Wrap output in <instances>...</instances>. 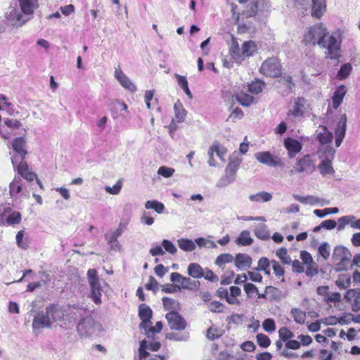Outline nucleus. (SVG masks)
<instances>
[{
    "instance_id": "1",
    "label": "nucleus",
    "mask_w": 360,
    "mask_h": 360,
    "mask_svg": "<svg viewBox=\"0 0 360 360\" xmlns=\"http://www.w3.org/2000/svg\"><path fill=\"white\" fill-rule=\"evenodd\" d=\"M341 36L340 30L329 34L326 27L322 23H319L307 30L304 35V41L306 44H317L327 49L326 57L336 60L340 56Z\"/></svg>"
},
{
    "instance_id": "2",
    "label": "nucleus",
    "mask_w": 360,
    "mask_h": 360,
    "mask_svg": "<svg viewBox=\"0 0 360 360\" xmlns=\"http://www.w3.org/2000/svg\"><path fill=\"white\" fill-rule=\"evenodd\" d=\"M75 319H81L77 331L81 336L88 337L101 330V325L90 316L89 310L84 307H73L70 309Z\"/></svg>"
},
{
    "instance_id": "3",
    "label": "nucleus",
    "mask_w": 360,
    "mask_h": 360,
    "mask_svg": "<svg viewBox=\"0 0 360 360\" xmlns=\"http://www.w3.org/2000/svg\"><path fill=\"white\" fill-rule=\"evenodd\" d=\"M87 280L91 288V298L96 304H101L103 289L97 271L95 269L88 270Z\"/></svg>"
},
{
    "instance_id": "4",
    "label": "nucleus",
    "mask_w": 360,
    "mask_h": 360,
    "mask_svg": "<svg viewBox=\"0 0 360 360\" xmlns=\"http://www.w3.org/2000/svg\"><path fill=\"white\" fill-rule=\"evenodd\" d=\"M25 145V140L22 137H18L13 140L12 143L13 150L10 152L13 167H15L17 165L21 162H25L24 160L27 154Z\"/></svg>"
},
{
    "instance_id": "5",
    "label": "nucleus",
    "mask_w": 360,
    "mask_h": 360,
    "mask_svg": "<svg viewBox=\"0 0 360 360\" xmlns=\"http://www.w3.org/2000/svg\"><path fill=\"white\" fill-rule=\"evenodd\" d=\"M259 72L266 77H278L281 75V65L276 58H269L262 63Z\"/></svg>"
},
{
    "instance_id": "6",
    "label": "nucleus",
    "mask_w": 360,
    "mask_h": 360,
    "mask_svg": "<svg viewBox=\"0 0 360 360\" xmlns=\"http://www.w3.org/2000/svg\"><path fill=\"white\" fill-rule=\"evenodd\" d=\"M315 164L309 155H305L296 160L295 165L290 170L291 174L304 173L310 174L315 170Z\"/></svg>"
},
{
    "instance_id": "7",
    "label": "nucleus",
    "mask_w": 360,
    "mask_h": 360,
    "mask_svg": "<svg viewBox=\"0 0 360 360\" xmlns=\"http://www.w3.org/2000/svg\"><path fill=\"white\" fill-rule=\"evenodd\" d=\"M226 148L218 141H215L212 144L207 150L208 160L207 163L210 167H217V164L214 159L216 155L222 162H225V155L226 154Z\"/></svg>"
},
{
    "instance_id": "8",
    "label": "nucleus",
    "mask_w": 360,
    "mask_h": 360,
    "mask_svg": "<svg viewBox=\"0 0 360 360\" xmlns=\"http://www.w3.org/2000/svg\"><path fill=\"white\" fill-rule=\"evenodd\" d=\"M217 293L220 298H224L230 304H240L238 297L241 294V290L237 286L230 287L229 290L226 288H219Z\"/></svg>"
},
{
    "instance_id": "9",
    "label": "nucleus",
    "mask_w": 360,
    "mask_h": 360,
    "mask_svg": "<svg viewBox=\"0 0 360 360\" xmlns=\"http://www.w3.org/2000/svg\"><path fill=\"white\" fill-rule=\"evenodd\" d=\"M352 255L349 250L344 246H337L335 248L333 253V259L339 270H344L345 262L350 261Z\"/></svg>"
},
{
    "instance_id": "10",
    "label": "nucleus",
    "mask_w": 360,
    "mask_h": 360,
    "mask_svg": "<svg viewBox=\"0 0 360 360\" xmlns=\"http://www.w3.org/2000/svg\"><path fill=\"white\" fill-rule=\"evenodd\" d=\"M6 22L13 27H21L27 20L25 19L20 11L14 7L8 8L5 13Z\"/></svg>"
},
{
    "instance_id": "11",
    "label": "nucleus",
    "mask_w": 360,
    "mask_h": 360,
    "mask_svg": "<svg viewBox=\"0 0 360 360\" xmlns=\"http://www.w3.org/2000/svg\"><path fill=\"white\" fill-rule=\"evenodd\" d=\"M255 158L262 164L269 167H283L284 164L278 157H274L269 151L258 152L255 154Z\"/></svg>"
},
{
    "instance_id": "12",
    "label": "nucleus",
    "mask_w": 360,
    "mask_h": 360,
    "mask_svg": "<svg viewBox=\"0 0 360 360\" xmlns=\"http://www.w3.org/2000/svg\"><path fill=\"white\" fill-rule=\"evenodd\" d=\"M172 330H182L186 327V322L177 311H169L165 316Z\"/></svg>"
},
{
    "instance_id": "13",
    "label": "nucleus",
    "mask_w": 360,
    "mask_h": 360,
    "mask_svg": "<svg viewBox=\"0 0 360 360\" xmlns=\"http://www.w3.org/2000/svg\"><path fill=\"white\" fill-rule=\"evenodd\" d=\"M344 297L347 302L351 304L353 311H360V288L348 290Z\"/></svg>"
},
{
    "instance_id": "14",
    "label": "nucleus",
    "mask_w": 360,
    "mask_h": 360,
    "mask_svg": "<svg viewBox=\"0 0 360 360\" xmlns=\"http://www.w3.org/2000/svg\"><path fill=\"white\" fill-rule=\"evenodd\" d=\"M153 311L151 309L144 304H141L139 307V316L141 320L139 324L140 329H146L151 325L150 319Z\"/></svg>"
},
{
    "instance_id": "15",
    "label": "nucleus",
    "mask_w": 360,
    "mask_h": 360,
    "mask_svg": "<svg viewBox=\"0 0 360 360\" xmlns=\"http://www.w3.org/2000/svg\"><path fill=\"white\" fill-rule=\"evenodd\" d=\"M284 146L288 150L289 158H293L302 149V144L297 140L288 137L284 140Z\"/></svg>"
},
{
    "instance_id": "16",
    "label": "nucleus",
    "mask_w": 360,
    "mask_h": 360,
    "mask_svg": "<svg viewBox=\"0 0 360 360\" xmlns=\"http://www.w3.org/2000/svg\"><path fill=\"white\" fill-rule=\"evenodd\" d=\"M115 77L124 88L129 90L131 92L136 91V85L131 82L129 77L122 72L120 68L115 69Z\"/></svg>"
},
{
    "instance_id": "17",
    "label": "nucleus",
    "mask_w": 360,
    "mask_h": 360,
    "mask_svg": "<svg viewBox=\"0 0 360 360\" xmlns=\"http://www.w3.org/2000/svg\"><path fill=\"white\" fill-rule=\"evenodd\" d=\"M44 313L46 314V318L49 319L51 325L53 323L60 320L63 316V313L61 309L53 304H51L46 307Z\"/></svg>"
},
{
    "instance_id": "18",
    "label": "nucleus",
    "mask_w": 360,
    "mask_h": 360,
    "mask_svg": "<svg viewBox=\"0 0 360 360\" xmlns=\"http://www.w3.org/2000/svg\"><path fill=\"white\" fill-rule=\"evenodd\" d=\"M33 330H39L44 328H50L51 326L49 319H48L44 311H39L34 317L32 324Z\"/></svg>"
},
{
    "instance_id": "19",
    "label": "nucleus",
    "mask_w": 360,
    "mask_h": 360,
    "mask_svg": "<svg viewBox=\"0 0 360 360\" xmlns=\"http://www.w3.org/2000/svg\"><path fill=\"white\" fill-rule=\"evenodd\" d=\"M293 198L302 204L314 205L321 204V205H329L330 202L323 198H319L313 195L301 196L300 195H293Z\"/></svg>"
},
{
    "instance_id": "20",
    "label": "nucleus",
    "mask_w": 360,
    "mask_h": 360,
    "mask_svg": "<svg viewBox=\"0 0 360 360\" xmlns=\"http://www.w3.org/2000/svg\"><path fill=\"white\" fill-rule=\"evenodd\" d=\"M236 266L240 270H245L250 267L252 259L250 256L245 253H238L234 258Z\"/></svg>"
},
{
    "instance_id": "21",
    "label": "nucleus",
    "mask_w": 360,
    "mask_h": 360,
    "mask_svg": "<svg viewBox=\"0 0 360 360\" xmlns=\"http://www.w3.org/2000/svg\"><path fill=\"white\" fill-rule=\"evenodd\" d=\"M14 169H16L20 178L22 177L27 181H32L34 179H37L36 174L29 170L28 165L25 162L17 165Z\"/></svg>"
},
{
    "instance_id": "22",
    "label": "nucleus",
    "mask_w": 360,
    "mask_h": 360,
    "mask_svg": "<svg viewBox=\"0 0 360 360\" xmlns=\"http://www.w3.org/2000/svg\"><path fill=\"white\" fill-rule=\"evenodd\" d=\"M317 140L321 144H326L333 140V134L329 131L326 127L320 126L316 131Z\"/></svg>"
},
{
    "instance_id": "23",
    "label": "nucleus",
    "mask_w": 360,
    "mask_h": 360,
    "mask_svg": "<svg viewBox=\"0 0 360 360\" xmlns=\"http://www.w3.org/2000/svg\"><path fill=\"white\" fill-rule=\"evenodd\" d=\"M311 15L320 18L326 12V4L325 0H312Z\"/></svg>"
},
{
    "instance_id": "24",
    "label": "nucleus",
    "mask_w": 360,
    "mask_h": 360,
    "mask_svg": "<svg viewBox=\"0 0 360 360\" xmlns=\"http://www.w3.org/2000/svg\"><path fill=\"white\" fill-rule=\"evenodd\" d=\"M21 11L27 15L32 14L38 7L37 0H18Z\"/></svg>"
},
{
    "instance_id": "25",
    "label": "nucleus",
    "mask_w": 360,
    "mask_h": 360,
    "mask_svg": "<svg viewBox=\"0 0 360 360\" xmlns=\"http://www.w3.org/2000/svg\"><path fill=\"white\" fill-rule=\"evenodd\" d=\"M346 92L347 90L344 85L340 86L334 92V95L333 96V107L335 109H337L340 105Z\"/></svg>"
},
{
    "instance_id": "26",
    "label": "nucleus",
    "mask_w": 360,
    "mask_h": 360,
    "mask_svg": "<svg viewBox=\"0 0 360 360\" xmlns=\"http://www.w3.org/2000/svg\"><path fill=\"white\" fill-rule=\"evenodd\" d=\"M22 179L20 176H15L10 184V195L13 198H18V195L22 191Z\"/></svg>"
},
{
    "instance_id": "27",
    "label": "nucleus",
    "mask_w": 360,
    "mask_h": 360,
    "mask_svg": "<svg viewBox=\"0 0 360 360\" xmlns=\"http://www.w3.org/2000/svg\"><path fill=\"white\" fill-rule=\"evenodd\" d=\"M122 224H120L118 228L111 233H106L105 235V239L107 240L108 244L110 245L112 250H116L114 248L113 243H116L117 241V238L122 235L123 232Z\"/></svg>"
},
{
    "instance_id": "28",
    "label": "nucleus",
    "mask_w": 360,
    "mask_h": 360,
    "mask_svg": "<svg viewBox=\"0 0 360 360\" xmlns=\"http://www.w3.org/2000/svg\"><path fill=\"white\" fill-rule=\"evenodd\" d=\"M15 240L18 247L20 249L27 250L29 248L30 240L24 230L17 233Z\"/></svg>"
},
{
    "instance_id": "29",
    "label": "nucleus",
    "mask_w": 360,
    "mask_h": 360,
    "mask_svg": "<svg viewBox=\"0 0 360 360\" xmlns=\"http://www.w3.org/2000/svg\"><path fill=\"white\" fill-rule=\"evenodd\" d=\"M238 245L248 246L252 244L253 239L249 231H243L235 240Z\"/></svg>"
},
{
    "instance_id": "30",
    "label": "nucleus",
    "mask_w": 360,
    "mask_h": 360,
    "mask_svg": "<svg viewBox=\"0 0 360 360\" xmlns=\"http://www.w3.org/2000/svg\"><path fill=\"white\" fill-rule=\"evenodd\" d=\"M188 274L194 278H200L204 276V271L200 264L191 263L188 266Z\"/></svg>"
},
{
    "instance_id": "31",
    "label": "nucleus",
    "mask_w": 360,
    "mask_h": 360,
    "mask_svg": "<svg viewBox=\"0 0 360 360\" xmlns=\"http://www.w3.org/2000/svg\"><path fill=\"white\" fill-rule=\"evenodd\" d=\"M255 235L259 239L267 240L270 237L268 227L264 224H259L254 229Z\"/></svg>"
},
{
    "instance_id": "32",
    "label": "nucleus",
    "mask_w": 360,
    "mask_h": 360,
    "mask_svg": "<svg viewBox=\"0 0 360 360\" xmlns=\"http://www.w3.org/2000/svg\"><path fill=\"white\" fill-rule=\"evenodd\" d=\"M257 51V45L252 41H245L242 45V55L244 57H250Z\"/></svg>"
},
{
    "instance_id": "33",
    "label": "nucleus",
    "mask_w": 360,
    "mask_h": 360,
    "mask_svg": "<svg viewBox=\"0 0 360 360\" xmlns=\"http://www.w3.org/2000/svg\"><path fill=\"white\" fill-rule=\"evenodd\" d=\"M174 110L175 113V120L177 122H183L186 115V110L184 108L182 103L178 101L174 103Z\"/></svg>"
},
{
    "instance_id": "34",
    "label": "nucleus",
    "mask_w": 360,
    "mask_h": 360,
    "mask_svg": "<svg viewBox=\"0 0 360 360\" xmlns=\"http://www.w3.org/2000/svg\"><path fill=\"white\" fill-rule=\"evenodd\" d=\"M236 174L225 169V175L217 182L218 187H226L232 184L236 179Z\"/></svg>"
},
{
    "instance_id": "35",
    "label": "nucleus",
    "mask_w": 360,
    "mask_h": 360,
    "mask_svg": "<svg viewBox=\"0 0 360 360\" xmlns=\"http://www.w3.org/2000/svg\"><path fill=\"white\" fill-rule=\"evenodd\" d=\"M234 261V257L231 254L223 253L217 256L214 264L221 269H224L226 264L231 263Z\"/></svg>"
},
{
    "instance_id": "36",
    "label": "nucleus",
    "mask_w": 360,
    "mask_h": 360,
    "mask_svg": "<svg viewBox=\"0 0 360 360\" xmlns=\"http://www.w3.org/2000/svg\"><path fill=\"white\" fill-rule=\"evenodd\" d=\"M249 199L252 202H269L272 199V195L266 191H262L249 196Z\"/></svg>"
},
{
    "instance_id": "37",
    "label": "nucleus",
    "mask_w": 360,
    "mask_h": 360,
    "mask_svg": "<svg viewBox=\"0 0 360 360\" xmlns=\"http://www.w3.org/2000/svg\"><path fill=\"white\" fill-rule=\"evenodd\" d=\"M236 98L237 101L243 106L245 107H249L250 105H252L254 101L255 98L253 96L245 94L244 92L238 93L236 95Z\"/></svg>"
},
{
    "instance_id": "38",
    "label": "nucleus",
    "mask_w": 360,
    "mask_h": 360,
    "mask_svg": "<svg viewBox=\"0 0 360 360\" xmlns=\"http://www.w3.org/2000/svg\"><path fill=\"white\" fill-rule=\"evenodd\" d=\"M304 98H298L292 107V109L290 110L289 115H292L294 117H300L302 116L303 115V108H304Z\"/></svg>"
},
{
    "instance_id": "39",
    "label": "nucleus",
    "mask_w": 360,
    "mask_h": 360,
    "mask_svg": "<svg viewBox=\"0 0 360 360\" xmlns=\"http://www.w3.org/2000/svg\"><path fill=\"white\" fill-rule=\"evenodd\" d=\"M346 126H347V116L345 114L341 115L340 120L338 123L337 127L335 129V136H342L345 137L346 132Z\"/></svg>"
},
{
    "instance_id": "40",
    "label": "nucleus",
    "mask_w": 360,
    "mask_h": 360,
    "mask_svg": "<svg viewBox=\"0 0 360 360\" xmlns=\"http://www.w3.org/2000/svg\"><path fill=\"white\" fill-rule=\"evenodd\" d=\"M162 303L166 311H176L179 309V303L174 299L165 297L162 298Z\"/></svg>"
},
{
    "instance_id": "41",
    "label": "nucleus",
    "mask_w": 360,
    "mask_h": 360,
    "mask_svg": "<svg viewBox=\"0 0 360 360\" xmlns=\"http://www.w3.org/2000/svg\"><path fill=\"white\" fill-rule=\"evenodd\" d=\"M145 208L147 210L153 209L158 214H162L165 211V205L162 202H159L158 200H148L145 203Z\"/></svg>"
},
{
    "instance_id": "42",
    "label": "nucleus",
    "mask_w": 360,
    "mask_h": 360,
    "mask_svg": "<svg viewBox=\"0 0 360 360\" xmlns=\"http://www.w3.org/2000/svg\"><path fill=\"white\" fill-rule=\"evenodd\" d=\"M181 285L184 289L195 290L199 288L200 282L198 281H193L188 277L184 276Z\"/></svg>"
},
{
    "instance_id": "43",
    "label": "nucleus",
    "mask_w": 360,
    "mask_h": 360,
    "mask_svg": "<svg viewBox=\"0 0 360 360\" xmlns=\"http://www.w3.org/2000/svg\"><path fill=\"white\" fill-rule=\"evenodd\" d=\"M265 86V83L261 80H255L248 85V91L254 94H258L262 91Z\"/></svg>"
},
{
    "instance_id": "44",
    "label": "nucleus",
    "mask_w": 360,
    "mask_h": 360,
    "mask_svg": "<svg viewBox=\"0 0 360 360\" xmlns=\"http://www.w3.org/2000/svg\"><path fill=\"white\" fill-rule=\"evenodd\" d=\"M319 169L321 174L323 176L335 172L330 160H323L319 165Z\"/></svg>"
},
{
    "instance_id": "45",
    "label": "nucleus",
    "mask_w": 360,
    "mask_h": 360,
    "mask_svg": "<svg viewBox=\"0 0 360 360\" xmlns=\"http://www.w3.org/2000/svg\"><path fill=\"white\" fill-rule=\"evenodd\" d=\"M178 245L181 250L191 252L195 249V243L189 239H180L178 240Z\"/></svg>"
},
{
    "instance_id": "46",
    "label": "nucleus",
    "mask_w": 360,
    "mask_h": 360,
    "mask_svg": "<svg viewBox=\"0 0 360 360\" xmlns=\"http://www.w3.org/2000/svg\"><path fill=\"white\" fill-rule=\"evenodd\" d=\"M335 284L341 290L347 289L351 284V278L348 275H340L335 281Z\"/></svg>"
},
{
    "instance_id": "47",
    "label": "nucleus",
    "mask_w": 360,
    "mask_h": 360,
    "mask_svg": "<svg viewBox=\"0 0 360 360\" xmlns=\"http://www.w3.org/2000/svg\"><path fill=\"white\" fill-rule=\"evenodd\" d=\"M352 70V66L350 63L342 65L338 72V78L341 80L346 79L350 75Z\"/></svg>"
},
{
    "instance_id": "48",
    "label": "nucleus",
    "mask_w": 360,
    "mask_h": 360,
    "mask_svg": "<svg viewBox=\"0 0 360 360\" xmlns=\"http://www.w3.org/2000/svg\"><path fill=\"white\" fill-rule=\"evenodd\" d=\"M270 264L271 262L266 257H262L258 261V265L257 267V271H264L265 274H270Z\"/></svg>"
},
{
    "instance_id": "49",
    "label": "nucleus",
    "mask_w": 360,
    "mask_h": 360,
    "mask_svg": "<svg viewBox=\"0 0 360 360\" xmlns=\"http://www.w3.org/2000/svg\"><path fill=\"white\" fill-rule=\"evenodd\" d=\"M291 314L295 322L298 323H304L306 319V314L304 311L297 309L292 308L290 311Z\"/></svg>"
},
{
    "instance_id": "50",
    "label": "nucleus",
    "mask_w": 360,
    "mask_h": 360,
    "mask_svg": "<svg viewBox=\"0 0 360 360\" xmlns=\"http://www.w3.org/2000/svg\"><path fill=\"white\" fill-rule=\"evenodd\" d=\"M276 256L279 257L281 262L285 264L291 263V258L288 255V250L285 248H281L276 251Z\"/></svg>"
},
{
    "instance_id": "51",
    "label": "nucleus",
    "mask_w": 360,
    "mask_h": 360,
    "mask_svg": "<svg viewBox=\"0 0 360 360\" xmlns=\"http://www.w3.org/2000/svg\"><path fill=\"white\" fill-rule=\"evenodd\" d=\"M229 51L233 58L236 59L240 57L239 44L234 37L231 39Z\"/></svg>"
},
{
    "instance_id": "52",
    "label": "nucleus",
    "mask_w": 360,
    "mask_h": 360,
    "mask_svg": "<svg viewBox=\"0 0 360 360\" xmlns=\"http://www.w3.org/2000/svg\"><path fill=\"white\" fill-rule=\"evenodd\" d=\"M339 211L338 207H328L324 210H315L314 214L320 218H323L329 214H336Z\"/></svg>"
},
{
    "instance_id": "53",
    "label": "nucleus",
    "mask_w": 360,
    "mask_h": 360,
    "mask_svg": "<svg viewBox=\"0 0 360 360\" xmlns=\"http://www.w3.org/2000/svg\"><path fill=\"white\" fill-rule=\"evenodd\" d=\"M355 219V217L353 215L344 216L338 219V230L341 231L344 229L347 224H351L352 221Z\"/></svg>"
},
{
    "instance_id": "54",
    "label": "nucleus",
    "mask_w": 360,
    "mask_h": 360,
    "mask_svg": "<svg viewBox=\"0 0 360 360\" xmlns=\"http://www.w3.org/2000/svg\"><path fill=\"white\" fill-rule=\"evenodd\" d=\"M162 328V323L161 321H158L155 326H149L146 329H143L146 335L148 337L153 335L155 333H160Z\"/></svg>"
},
{
    "instance_id": "55",
    "label": "nucleus",
    "mask_w": 360,
    "mask_h": 360,
    "mask_svg": "<svg viewBox=\"0 0 360 360\" xmlns=\"http://www.w3.org/2000/svg\"><path fill=\"white\" fill-rule=\"evenodd\" d=\"M21 214L18 212H13L10 214L6 219L9 225L18 224L21 221Z\"/></svg>"
},
{
    "instance_id": "56",
    "label": "nucleus",
    "mask_w": 360,
    "mask_h": 360,
    "mask_svg": "<svg viewBox=\"0 0 360 360\" xmlns=\"http://www.w3.org/2000/svg\"><path fill=\"white\" fill-rule=\"evenodd\" d=\"M279 338L283 342L287 341L288 340L292 338L294 336L292 332H291L286 327H282L278 330Z\"/></svg>"
},
{
    "instance_id": "57",
    "label": "nucleus",
    "mask_w": 360,
    "mask_h": 360,
    "mask_svg": "<svg viewBox=\"0 0 360 360\" xmlns=\"http://www.w3.org/2000/svg\"><path fill=\"white\" fill-rule=\"evenodd\" d=\"M162 246L169 254L174 255L177 252L174 244L169 240L164 239L162 242Z\"/></svg>"
},
{
    "instance_id": "58",
    "label": "nucleus",
    "mask_w": 360,
    "mask_h": 360,
    "mask_svg": "<svg viewBox=\"0 0 360 360\" xmlns=\"http://www.w3.org/2000/svg\"><path fill=\"white\" fill-rule=\"evenodd\" d=\"M257 342L259 346L264 348L268 347L271 344V340L268 336L262 333L257 335Z\"/></svg>"
},
{
    "instance_id": "59",
    "label": "nucleus",
    "mask_w": 360,
    "mask_h": 360,
    "mask_svg": "<svg viewBox=\"0 0 360 360\" xmlns=\"http://www.w3.org/2000/svg\"><path fill=\"white\" fill-rule=\"evenodd\" d=\"M122 186V184L120 180H119L112 187L109 186H106L105 187V191L112 195H117L120 193L121 188Z\"/></svg>"
},
{
    "instance_id": "60",
    "label": "nucleus",
    "mask_w": 360,
    "mask_h": 360,
    "mask_svg": "<svg viewBox=\"0 0 360 360\" xmlns=\"http://www.w3.org/2000/svg\"><path fill=\"white\" fill-rule=\"evenodd\" d=\"M240 165V160L238 158L231 160L227 165L226 169L236 174L237 170Z\"/></svg>"
},
{
    "instance_id": "61",
    "label": "nucleus",
    "mask_w": 360,
    "mask_h": 360,
    "mask_svg": "<svg viewBox=\"0 0 360 360\" xmlns=\"http://www.w3.org/2000/svg\"><path fill=\"white\" fill-rule=\"evenodd\" d=\"M174 172L175 170L173 168L161 166L158 170V174L165 178H169L174 174Z\"/></svg>"
},
{
    "instance_id": "62",
    "label": "nucleus",
    "mask_w": 360,
    "mask_h": 360,
    "mask_svg": "<svg viewBox=\"0 0 360 360\" xmlns=\"http://www.w3.org/2000/svg\"><path fill=\"white\" fill-rule=\"evenodd\" d=\"M244 290L248 297H251L254 294L258 293V289L256 285L251 283H248L244 285Z\"/></svg>"
},
{
    "instance_id": "63",
    "label": "nucleus",
    "mask_w": 360,
    "mask_h": 360,
    "mask_svg": "<svg viewBox=\"0 0 360 360\" xmlns=\"http://www.w3.org/2000/svg\"><path fill=\"white\" fill-rule=\"evenodd\" d=\"M263 328L268 333L274 332L276 330V324L273 319H266L263 322Z\"/></svg>"
},
{
    "instance_id": "64",
    "label": "nucleus",
    "mask_w": 360,
    "mask_h": 360,
    "mask_svg": "<svg viewBox=\"0 0 360 360\" xmlns=\"http://www.w3.org/2000/svg\"><path fill=\"white\" fill-rule=\"evenodd\" d=\"M208 308L212 312L220 313L223 311L224 305L218 301H214L208 304Z\"/></svg>"
}]
</instances>
